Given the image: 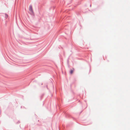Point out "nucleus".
Masks as SVG:
<instances>
[{
	"instance_id": "f03ea898",
	"label": "nucleus",
	"mask_w": 130,
	"mask_h": 130,
	"mask_svg": "<svg viewBox=\"0 0 130 130\" xmlns=\"http://www.w3.org/2000/svg\"><path fill=\"white\" fill-rule=\"evenodd\" d=\"M74 71V69L73 70H70V74H72L73 72Z\"/></svg>"
},
{
	"instance_id": "f257e3e1",
	"label": "nucleus",
	"mask_w": 130,
	"mask_h": 130,
	"mask_svg": "<svg viewBox=\"0 0 130 130\" xmlns=\"http://www.w3.org/2000/svg\"><path fill=\"white\" fill-rule=\"evenodd\" d=\"M29 11L31 13H33V10L32 9H29Z\"/></svg>"
},
{
	"instance_id": "7ed1b4c3",
	"label": "nucleus",
	"mask_w": 130,
	"mask_h": 130,
	"mask_svg": "<svg viewBox=\"0 0 130 130\" xmlns=\"http://www.w3.org/2000/svg\"><path fill=\"white\" fill-rule=\"evenodd\" d=\"M8 15L7 14H5L6 18H8Z\"/></svg>"
},
{
	"instance_id": "20e7f679",
	"label": "nucleus",
	"mask_w": 130,
	"mask_h": 130,
	"mask_svg": "<svg viewBox=\"0 0 130 130\" xmlns=\"http://www.w3.org/2000/svg\"><path fill=\"white\" fill-rule=\"evenodd\" d=\"M32 7L31 6H30V8H31Z\"/></svg>"
}]
</instances>
